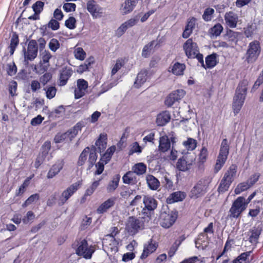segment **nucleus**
<instances>
[{
  "label": "nucleus",
  "mask_w": 263,
  "mask_h": 263,
  "mask_svg": "<svg viewBox=\"0 0 263 263\" xmlns=\"http://www.w3.org/2000/svg\"><path fill=\"white\" fill-rule=\"evenodd\" d=\"M248 84V80L243 79L239 82L236 87L232 103V109L235 115L240 112L243 105L247 93Z\"/></svg>",
  "instance_id": "nucleus-1"
},
{
  "label": "nucleus",
  "mask_w": 263,
  "mask_h": 263,
  "mask_svg": "<svg viewBox=\"0 0 263 263\" xmlns=\"http://www.w3.org/2000/svg\"><path fill=\"white\" fill-rule=\"evenodd\" d=\"M93 150H91L90 147H85L80 154L77 161V165L82 166L84 165L87 159V170H90L93 166L97 160L98 155L96 152L95 147H93Z\"/></svg>",
  "instance_id": "nucleus-2"
},
{
  "label": "nucleus",
  "mask_w": 263,
  "mask_h": 263,
  "mask_svg": "<svg viewBox=\"0 0 263 263\" xmlns=\"http://www.w3.org/2000/svg\"><path fill=\"white\" fill-rule=\"evenodd\" d=\"M230 145L228 140L223 139L222 140L219 154L214 167V173H217L225 164L229 154Z\"/></svg>",
  "instance_id": "nucleus-3"
},
{
  "label": "nucleus",
  "mask_w": 263,
  "mask_h": 263,
  "mask_svg": "<svg viewBox=\"0 0 263 263\" xmlns=\"http://www.w3.org/2000/svg\"><path fill=\"white\" fill-rule=\"evenodd\" d=\"M247 208L245 198L243 196H239L233 202L229 211L228 217L230 219L238 218L241 217V214Z\"/></svg>",
  "instance_id": "nucleus-4"
},
{
  "label": "nucleus",
  "mask_w": 263,
  "mask_h": 263,
  "mask_svg": "<svg viewBox=\"0 0 263 263\" xmlns=\"http://www.w3.org/2000/svg\"><path fill=\"white\" fill-rule=\"evenodd\" d=\"M142 201L144 206L141 213L143 218H151L152 214L157 208L158 201L154 197L149 195H144Z\"/></svg>",
  "instance_id": "nucleus-5"
},
{
  "label": "nucleus",
  "mask_w": 263,
  "mask_h": 263,
  "mask_svg": "<svg viewBox=\"0 0 263 263\" xmlns=\"http://www.w3.org/2000/svg\"><path fill=\"white\" fill-rule=\"evenodd\" d=\"M261 51L260 42L257 40L251 42L246 53V61L248 63H253L258 58Z\"/></svg>",
  "instance_id": "nucleus-6"
},
{
  "label": "nucleus",
  "mask_w": 263,
  "mask_h": 263,
  "mask_svg": "<svg viewBox=\"0 0 263 263\" xmlns=\"http://www.w3.org/2000/svg\"><path fill=\"white\" fill-rule=\"evenodd\" d=\"M209 186L208 181L200 179L191 189L190 193L191 198L197 199L203 196L207 192Z\"/></svg>",
  "instance_id": "nucleus-7"
},
{
  "label": "nucleus",
  "mask_w": 263,
  "mask_h": 263,
  "mask_svg": "<svg viewBox=\"0 0 263 263\" xmlns=\"http://www.w3.org/2000/svg\"><path fill=\"white\" fill-rule=\"evenodd\" d=\"M82 180L72 184L65 190L61 194L59 200L58 205L62 206L78 190L82 185Z\"/></svg>",
  "instance_id": "nucleus-8"
},
{
  "label": "nucleus",
  "mask_w": 263,
  "mask_h": 263,
  "mask_svg": "<svg viewBox=\"0 0 263 263\" xmlns=\"http://www.w3.org/2000/svg\"><path fill=\"white\" fill-rule=\"evenodd\" d=\"M144 226V223L142 218H137L134 216H130L127 220L126 229L128 232L135 234L139 230L143 229Z\"/></svg>",
  "instance_id": "nucleus-9"
},
{
  "label": "nucleus",
  "mask_w": 263,
  "mask_h": 263,
  "mask_svg": "<svg viewBox=\"0 0 263 263\" xmlns=\"http://www.w3.org/2000/svg\"><path fill=\"white\" fill-rule=\"evenodd\" d=\"M24 58L26 61H33L37 55L38 48L37 42L34 40H31L29 42L27 51L24 48Z\"/></svg>",
  "instance_id": "nucleus-10"
},
{
  "label": "nucleus",
  "mask_w": 263,
  "mask_h": 263,
  "mask_svg": "<svg viewBox=\"0 0 263 263\" xmlns=\"http://www.w3.org/2000/svg\"><path fill=\"white\" fill-rule=\"evenodd\" d=\"M178 215L176 213H163L160 215V225L162 227L168 229L171 227L176 221Z\"/></svg>",
  "instance_id": "nucleus-11"
},
{
  "label": "nucleus",
  "mask_w": 263,
  "mask_h": 263,
  "mask_svg": "<svg viewBox=\"0 0 263 263\" xmlns=\"http://www.w3.org/2000/svg\"><path fill=\"white\" fill-rule=\"evenodd\" d=\"M183 48L186 55L190 59L194 58L195 54L199 52L197 43L193 42L192 38L186 41L183 45Z\"/></svg>",
  "instance_id": "nucleus-12"
},
{
  "label": "nucleus",
  "mask_w": 263,
  "mask_h": 263,
  "mask_svg": "<svg viewBox=\"0 0 263 263\" xmlns=\"http://www.w3.org/2000/svg\"><path fill=\"white\" fill-rule=\"evenodd\" d=\"M185 95L183 89H177L173 91L166 98L165 104L168 107H171L175 102L179 101Z\"/></svg>",
  "instance_id": "nucleus-13"
},
{
  "label": "nucleus",
  "mask_w": 263,
  "mask_h": 263,
  "mask_svg": "<svg viewBox=\"0 0 263 263\" xmlns=\"http://www.w3.org/2000/svg\"><path fill=\"white\" fill-rule=\"evenodd\" d=\"M88 83L83 79H79L77 81V87L74 90V98L79 99L84 96L87 92Z\"/></svg>",
  "instance_id": "nucleus-14"
},
{
  "label": "nucleus",
  "mask_w": 263,
  "mask_h": 263,
  "mask_svg": "<svg viewBox=\"0 0 263 263\" xmlns=\"http://www.w3.org/2000/svg\"><path fill=\"white\" fill-rule=\"evenodd\" d=\"M158 243L153 239H150L143 246V250L140 258L146 259L149 255L155 252L158 247Z\"/></svg>",
  "instance_id": "nucleus-15"
},
{
  "label": "nucleus",
  "mask_w": 263,
  "mask_h": 263,
  "mask_svg": "<svg viewBox=\"0 0 263 263\" xmlns=\"http://www.w3.org/2000/svg\"><path fill=\"white\" fill-rule=\"evenodd\" d=\"M93 252V250L88 248V243L86 239H83L81 241L76 250L77 254L79 256H82L85 259H90Z\"/></svg>",
  "instance_id": "nucleus-16"
},
{
  "label": "nucleus",
  "mask_w": 263,
  "mask_h": 263,
  "mask_svg": "<svg viewBox=\"0 0 263 263\" xmlns=\"http://www.w3.org/2000/svg\"><path fill=\"white\" fill-rule=\"evenodd\" d=\"M262 229L260 226L253 227L247 232L248 240L253 245H256L258 243L260 235Z\"/></svg>",
  "instance_id": "nucleus-17"
},
{
  "label": "nucleus",
  "mask_w": 263,
  "mask_h": 263,
  "mask_svg": "<svg viewBox=\"0 0 263 263\" xmlns=\"http://www.w3.org/2000/svg\"><path fill=\"white\" fill-rule=\"evenodd\" d=\"M116 200L117 198L115 197L108 198L99 206L97 210V212L99 214H103L107 212L115 205Z\"/></svg>",
  "instance_id": "nucleus-18"
},
{
  "label": "nucleus",
  "mask_w": 263,
  "mask_h": 263,
  "mask_svg": "<svg viewBox=\"0 0 263 263\" xmlns=\"http://www.w3.org/2000/svg\"><path fill=\"white\" fill-rule=\"evenodd\" d=\"M73 73V71L70 68L65 67L62 69L60 71L59 85L63 86L65 85L69 78Z\"/></svg>",
  "instance_id": "nucleus-19"
},
{
  "label": "nucleus",
  "mask_w": 263,
  "mask_h": 263,
  "mask_svg": "<svg viewBox=\"0 0 263 263\" xmlns=\"http://www.w3.org/2000/svg\"><path fill=\"white\" fill-rule=\"evenodd\" d=\"M196 18L192 17L188 19L187 24L185 27L182 36L184 39H187L192 33L193 30L195 28Z\"/></svg>",
  "instance_id": "nucleus-20"
},
{
  "label": "nucleus",
  "mask_w": 263,
  "mask_h": 263,
  "mask_svg": "<svg viewBox=\"0 0 263 263\" xmlns=\"http://www.w3.org/2000/svg\"><path fill=\"white\" fill-rule=\"evenodd\" d=\"M64 162L63 160L56 162V163L52 165L49 169L47 175V178L48 179H51L53 178L62 170Z\"/></svg>",
  "instance_id": "nucleus-21"
},
{
  "label": "nucleus",
  "mask_w": 263,
  "mask_h": 263,
  "mask_svg": "<svg viewBox=\"0 0 263 263\" xmlns=\"http://www.w3.org/2000/svg\"><path fill=\"white\" fill-rule=\"evenodd\" d=\"M224 20L227 25L230 28H235L237 26L238 17L233 11L226 12L224 16Z\"/></svg>",
  "instance_id": "nucleus-22"
},
{
  "label": "nucleus",
  "mask_w": 263,
  "mask_h": 263,
  "mask_svg": "<svg viewBox=\"0 0 263 263\" xmlns=\"http://www.w3.org/2000/svg\"><path fill=\"white\" fill-rule=\"evenodd\" d=\"M192 162L186 160V156L180 158L176 163V168L180 171L185 172L191 168Z\"/></svg>",
  "instance_id": "nucleus-23"
},
{
  "label": "nucleus",
  "mask_w": 263,
  "mask_h": 263,
  "mask_svg": "<svg viewBox=\"0 0 263 263\" xmlns=\"http://www.w3.org/2000/svg\"><path fill=\"white\" fill-rule=\"evenodd\" d=\"M170 120L171 115L169 112L164 111L157 115L156 122L158 126H163L169 122Z\"/></svg>",
  "instance_id": "nucleus-24"
},
{
  "label": "nucleus",
  "mask_w": 263,
  "mask_h": 263,
  "mask_svg": "<svg viewBox=\"0 0 263 263\" xmlns=\"http://www.w3.org/2000/svg\"><path fill=\"white\" fill-rule=\"evenodd\" d=\"M186 197L183 192L177 191L171 194L166 199L167 203L171 204L174 202L182 201Z\"/></svg>",
  "instance_id": "nucleus-25"
},
{
  "label": "nucleus",
  "mask_w": 263,
  "mask_h": 263,
  "mask_svg": "<svg viewBox=\"0 0 263 263\" xmlns=\"http://www.w3.org/2000/svg\"><path fill=\"white\" fill-rule=\"evenodd\" d=\"M185 68L186 66L184 64L176 62L170 67L171 70L169 71L175 76H180L183 75Z\"/></svg>",
  "instance_id": "nucleus-26"
},
{
  "label": "nucleus",
  "mask_w": 263,
  "mask_h": 263,
  "mask_svg": "<svg viewBox=\"0 0 263 263\" xmlns=\"http://www.w3.org/2000/svg\"><path fill=\"white\" fill-rule=\"evenodd\" d=\"M217 54L216 53H213L205 57V64H204V69H211L214 68L218 63L217 60Z\"/></svg>",
  "instance_id": "nucleus-27"
},
{
  "label": "nucleus",
  "mask_w": 263,
  "mask_h": 263,
  "mask_svg": "<svg viewBox=\"0 0 263 263\" xmlns=\"http://www.w3.org/2000/svg\"><path fill=\"white\" fill-rule=\"evenodd\" d=\"M123 182L124 184L135 185L138 182L137 177L132 171H128L122 177Z\"/></svg>",
  "instance_id": "nucleus-28"
},
{
  "label": "nucleus",
  "mask_w": 263,
  "mask_h": 263,
  "mask_svg": "<svg viewBox=\"0 0 263 263\" xmlns=\"http://www.w3.org/2000/svg\"><path fill=\"white\" fill-rule=\"evenodd\" d=\"M237 172V166L236 164H232L225 172L222 178L233 182Z\"/></svg>",
  "instance_id": "nucleus-29"
},
{
  "label": "nucleus",
  "mask_w": 263,
  "mask_h": 263,
  "mask_svg": "<svg viewBox=\"0 0 263 263\" xmlns=\"http://www.w3.org/2000/svg\"><path fill=\"white\" fill-rule=\"evenodd\" d=\"M84 126V124L83 122H78L73 127L66 132L68 138L70 140H72L78 135V133L82 130V127Z\"/></svg>",
  "instance_id": "nucleus-30"
},
{
  "label": "nucleus",
  "mask_w": 263,
  "mask_h": 263,
  "mask_svg": "<svg viewBox=\"0 0 263 263\" xmlns=\"http://www.w3.org/2000/svg\"><path fill=\"white\" fill-rule=\"evenodd\" d=\"M139 0H126L124 4L122 5V13L126 14L131 12L137 5Z\"/></svg>",
  "instance_id": "nucleus-31"
},
{
  "label": "nucleus",
  "mask_w": 263,
  "mask_h": 263,
  "mask_svg": "<svg viewBox=\"0 0 263 263\" xmlns=\"http://www.w3.org/2000/svg\"><path fill=\"white\" fill-rule=\"evenodd\" d=\"M87 9L88 12L94 17H97L99 15L100 9L96 4L93 0L89 1L87 3Z\"/></svg>",
  "instance_id": "nucleus-32"
},
{
  "label": "nucleus",
  "mask_w": 263,
  "mask_h": 263,
  "mask_svg": "<svg viewBox=\"0 0 263 263\" xmlns=\"http://www.w3.org/2000/svg\"><path fill=\"white\" fill-rule=\"evenodd\" d=\"M120 179V176L119 174H117L112 177V180L109 182L106 187L108 193H112L117 189Z\"/></svg>",
  "instance_id": "nucleus-33"
},
{
  "label": "nucleus",
  "mask_w": 263,
  "mask_h": 263,
  "mask_svg": "<svg viewBox=\"0 0 263 263\" xmlns=\"http://www.w3.org/2000/svg\"><path fill=\"white\" fill-rule=\"evenodd\" d=\"M19 37L17 33L16 32H13L10 39V44L9 46L10 48V54L11 55H13L17 46L19 44Z\"/></svg>",
  "instance_id": "nucleus-34"
},
{
  "label": "nucleus",
  "mask_w": 263,
  "mask_h": 263,
  "mask_svg": "<svg viewBox=\"0 0 263 263\" xmlns=\"http://www.w3.org/2000/svg\"><path fill=\"white\" fill-rule=\"evenodd\" d=\"M171 147V142L167 136H162L159 139V150L162 152L167 151Z\"/></svg>",
  "instance_id": "nucleus-35"
},
{
  "label": "nucleus",
  "mask_w": 263,
  "mask_h": 263,
  "mask_svg": "<svg viewBox=\"0 0 263 263\" xmlns=\"http://www.w3.org/2000/svg\"><path fill=\"white\" fill-rule=\"evenodd\" d=\"M146 182L149 189L152 190H157L160 186L159 180L152 175L147 176Z\"/></svg>",
  "instance_id": "nucleus-36"
},
{
  "label": "nucleus",
  "mask_w": 263,
  "mask_h": 263,
  "mask_svg": "<svg viewBox=\"0 0 263 263\" xmlns=\"http://www.w3.org/2000/svg\"><path fill=\"white\" fill-rule=\"evenodd\" d=\"M252 251H247L241 253L232 261V263H250L249 257Z\"/></svg>",
  "instance_id": "nucleus-37"
},
{
  "label": "nucleus",
  "mask_w": 263,
  "mask_h": 263,
  "mask_svg": "<svg viewBox=\"0 0 263 263\" xmlns=\"http://www.w3.org/2000/svg\"><path fill=\"white\" fill-rule=\"evenodd\" d=\"M107 137L106 134H101L99 138L96 140L95 144L100 150H104L106 148Z\"/></svg>",
  "instance_id": "nucleus-38"
},
{
  "label": "nucleus",
  "mask_w": 263,
  "mask_h": 263,
  "mask_svg": "<svg viewBox=\"0 0 263 263\" xmlns=\"http://www.w3.org/2000/svg\"><path fill=\"white\" fill-rule=\"evenodd\" d=\"M116 149V147L115 145H112L109 148H108L105 153L103 155V156L100 158L101 160L104 161V163H108L110 160L112 156L114 154Z\"/></svg>",
  "instance_id": "nucleus-39"
},
{
  "label": "nucleus",
  "mask_w": 263,
  "mask_h": 263,
  "mask_svg": "<svg viewBox=\"0 0 263 263\" xmlns=\"http://www.w3.org/2000/svg\"><path fill=\"white\" fill-rule=\"evenodd\" d=\"M146 165L142 162L137 163L132 167V171L137 175H143L146 173Z\"/></svg>",
  "instance_id": "nucleus-40"
},
{
  "label": "nucleus",
  "mask_w": 263,
  "mask_h": 263,
  "mask_svg": "<svg viewBox=\"0 0 263 263\" xmlns=\"http://www.w3.org/2000/svg\"><path fill=\"white\" fill-rule=\"evenodd\" d=\"M147 72L146 71H141L137 76L134 83L135 87L139 88L146 81Z\"/></svg>",
  "instance_id": "nucleus-41"
},
{
  "label": "nucleus",
  "mask_w": 263,
  "mask_h": 263,
  "mask_svg": "<svg viewBox=\"0 0 263 263\" xmlns=\"http://www.w3.org/2000/svg\"><path fill=\"white\" fill-rule=\"evenodd\" d=\"M232 183V182L222 178L220 182L217 189L219 193H224L226 191H228Z\"/></svg>",
  "instance_id": "nucleus-42"
},
{
  "label": "nucleus",
  "mask_w": 263,
  "mask_h": 263,
  "mask_svg": "<svg viewBox=\"0 0 263 263\" xmlns=\"http://www.w3.org/2000/svg\"><path fill=\"white\" fill-rule=\"evenodd\" d=\"M183 145L187 151H193L197 147V140L192 138H187L186 141L183 142Z\"/></svg>",
  "instance_id": "nucleus-43"
},
{
  "label": "nucleus",
  "mask_w": 263,
  "mask_h": 263,
  "mask_svg": "<svg viewBox=\"0 0 263 263\" xmlns=\"http://www.w3.org/2000/svg\"><path fill=\"white\" fill-rule=\"evenodd\" d=\"M214 13L215 10L214 9L211 7H208L204 10L203 12L202 16V19L205 22H210L214 17Z\"/></svg>",
  "instance_id": "nucleus-44"
},
{
  "label": "nucleus",
  "mask_w": 263,
  "mask_h": 263,
  "mask_svg": "<svg viewBox=\"0 0 263 263\" xmlns=\"http://www.w3.org/2000/svg\"><path fill=\"white\" fill-rule=\"evenodd\" d=\"M102 179V178L93 182L91 185L86 190L84 196L87 197L91 196L99 185L100 182Z\"/></svg>",
  "instance_id": "nucleus-45"
},
{
  "label": "nucleus",
  "mask_w": 263,
  "mask_h": 263,
  "mask_svg": "<svg viewBox=\"0 0 263 263\" xmlns=\"http://www.w3.org/2000/svg\"><path fill=\"white\" fill-rule=\"evenodd\" d=\"M223 29V28L222 26L220 23H217L210 28L209 32L212 36L217 37L220 35Z\"/></svg>",
  "instance_id": "nucleus-46"
},
{
  "label": "nucleus",
  "mask_w": 263,
  "mask_h": 263,
  "mask_svg": "<svg viewBox=\"0 0 263 263\" xmlns=\"http://www.w3.org/2000/svg\"><path fill=\"white\" fill-rule=\"evenodd\" d=\"M208 157V149L205 147L203 146L201 149L199 156H198V162L200 164H204L207 160Z\"/></svg>",
  "instance_id": "nucleus-47"
},
{
  "label": "nucleus",
  "mask_w": 263,
  "mask_h": 263,
  "mask_svg": "<svg viewBox=\"0 0 263 263\" xmlns=\"http://www.w3.org/2000/svg\"><path fill=\"white\" fill-rule=\"evenodd\" d=\"M154 43L155 41H153L144 46L142 52V56L143 57L146 58L149 56L151 50L153 48Z\"/></svg>",
  "instance_id": "nucleus-48"
},
{
  "label": "nucleus",
  "mask_w": 263,
  "mask_h": 263,
  "mask_svg": "<svg viewBox=\"0 0 263 263\" xmlns=\"http://www.w3.org/2000/svg\"><path fill=\"white\" fill-rule=\"evenodd\" d=\"M119 231L118 230V228L116 227H112L110 229V233L108 235H107V236H109L111 238V239H113V242L114 243V246L113 248H112V250H117L116 245L119 244L118 241L116 240L115 238V236L119 234Z\"/></svg>",
  "instance_id": "nucleus-49"
},
{
  "label": "nucleus",
  "mask_w": 263,
  "mask_h": 263,
  "mask_svg": "<svg viewBox=\"0 0 263 263\" xmlns=\"http://www.w3.org/2000/svg\"><path fill=\"white\" fill-rule=\"evenodd\" d=\"M248 182L247 181L239 183L234 190V192L236 194H240L241 192L247 191L250 188Z\"/></svg>",
  "instance_id": "nucleus-50"
},
{
  "label": "nucleus",
  "mask_w": 263,
  "mask_h": 263,
  "mask_svg": "<svg viewBox=\"0 0 263 263\" xmlns=\"http://www.w3.org/2000/svg\"><path fill=\"white\" fill-rule=\"evenodd\" d=\"M47 156V152H42L37 156L35 162L34 167L38 168L43 163Z\"/></svg>",
  "instance_id": "nucleus-51"
},
{
  "label": "nucleus",
  "mask_w": 263,
  "mask_h": 263,
  "mask_svg": "<svg viewBox=\"0 0 263 263\" xmlns=\"http://www.w3.org/2000/svg\"><path fill=\"white\" fill-rule=\"evenodd\" d=\"M49 66L40 62L39 64L34 66V70L37 74L44 73L48 69Z\"/></svg>",
  "instance_id": "nucleus-52"
},
{
  "label": "nucleus",
  "mask_w": 263,
  "mask_h": 263,
  "mask_svg": "<svg viewBox=\"0 0 263 263\" xmlns=\"http://www.w3.org/2000/svg\"><path fill=\"white\" fill-rule=\"evenodd\" d=\"M40 195L37 193H35L30 196L23 203L22 206L26 208L28 205L32 203L34 201L39 200Z\"/></svg>",
  "instance_id": "nucleus-53"
},
{
  "label": "nucleus",
  "mask_w": 263,
  "mask_h": 263,
  "mask_svg": "<svg viewBox=\"0 0 263 263\" xmlns=\"http://www.w3.org/2000/svg\"><path fill=\"white\" fill-rule=\"evenodd\" d=\"M74 54L75 58L79 60L83 61L86 57V52L81 47H78L74 49Z\"/></svg>",
  "instance_id": "nucleus-54"
},
{
  "label": "nucleus",
  "mask_w": 263,
  "mask_h": 263,
  "mask_svg": "<svg viewBox=\"0 0 263 263\" xmlns=\"http://www.w3.org/2000/svg\"><path fill=\"white\" fill-rule=\"evenodd\" d=\"M124 65V61L122 59H118L111 70V76L115 75Z\"/></svg>",
  "instance_id": "nucleus-55"
},
{
  "label": "nucleus",
  "mask_w": 263,
  "mask_h": 263,
  "mask_svg": "<svg viewBox=\"0 0 263 263\" xmlns=\"http://www.w3.org/2000/svg\"><path fill=\"white\" fill-rule=\"evenodd\" d=\"M106 163H104V161L100 159L99 161L97 163H95V167L96 168V171L94 172V175H101L104 170V165Z\"/></svg>",
  "instance_id": "nucleus-56"
},
{
  "label": "nucleus",
  "mask_w": 263,
  "mask_h": 263,
  "mask_svg": "<svg viewBox=\"0 0 263 263\" xmlns=\"http://www.w3.org/2000/svg\"><path fill=\"white\" fill-rule=\"evenodd\" d=\"M136 193L135 190H130L129 188L124 186V189L120 193V196L124 199H127L132 195Z\"/></svg>",
  "instance_id": "nucleus-57"
},
{
  "label": "nucleus",
  "mask_w": 263,
  "mask_h": 263,
  "mask_svg": "<svg viewBox=\"0 0 263 263\" xmlns=\"http://www.w3.org/2000/svg\"><path fill=\"white\" fill-rule=\"evenodd\" d=\"M44 3L40 1L36 2L32 5V9L35 14H40L43 10Z\"/></svg>",
  "instance_id": "nucleus-58"
},
{
  "label": "nucleus",
  "mask_w": 263,
  "mask_h": 263,
  "mask_svg": "<svg viewBox=\"0 0 263 263\" xmlns=\"http://www.w3.org/2000/svg\"><path fill=\"white\" fill-rule=\"evenodd\" d=\"M260 177V174L259 173H255L251 175L246 181L248 182L250 187H252L258 181Z\"/></svg>",
  "instance_id": "nucleus-59"
},
{
  "label": "nucleus",
  "mask_w": 263,
  "mask_h": 263,
  "mask_svg": "<svg viewBox=\"0 0 263 263\" xmlns=\"http://www.w3.org/2000/svg\"><path fill=\"white\" fill-rule=\"evenodd\" d=\"M227 35L228 41L235 43L237 42L238 32H235L232 30H229L227 31Z\"/></svg>",
  "instance_id": "nucleus-60"
},
{
  "label": "nucleus",
  "mask_w": 263,
  "mask_h": 263,
  "mask_svg": "<svg viewBox=\"0 0 263 263\" xmlns=\"http://www.w3.org/2000/svg\"><path fill=\"white\" fill-rule=\"evenodd\" d=\"M65 26L69 29H73L76 27V20L73 16L69 17L65 22Z\"/></svg>",
  "instance_id": "nucleus-61"
},
{
  "label": "nucleus",
  "mask_w": 263,
  "mask_h": 263,
  "mask_svg": "<svg viewBox=\"0 0 263 263\" xmlns=\"http://www.w3.org/2000/svg\"><path fill=\"white\" fill-rule=\"evenodd\" d=\"M17 72V67L14 62L7 64V73L9 76H13Z\"/></svg>",
  "instance_id": "nucleus-62"
},
{
  "label": "nucleus",
  "mask_w": 263,
  "mask_h": 263,
  "mask_svg": "<svg viewBox=\"0 0 263 263\" xmlns=\"http://www.w3.org/2000/svg\"><path fill=\"white\" fill-rule=\"evenodd\" d=\"M60 43L56 39H52L49 43V47L50 49L55 52L60 48Z\"/></svg>",
  "instance_id": "nucleus-63"
},
{
  "label": "nucleus",
  "mask_w": 263,
  "mask_h": 263,
  "mask_svg": "<svg viewBox=\"0 0 263 263\" xmlns=\"http://www.w3.org/2000/svg\"><path fill=\"white\" fill-rule=\"evenodd\" d=\"M255 28L252 25H248L246 28H244V34L246 37L249 38L252 37L254 34Z\"/></svg>",
  "instance_id": "nucleus-64"
}]
</instances>
